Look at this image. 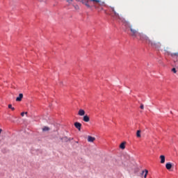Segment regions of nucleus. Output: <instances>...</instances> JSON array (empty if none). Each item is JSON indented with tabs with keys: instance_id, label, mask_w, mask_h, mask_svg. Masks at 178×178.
Listing matches in <instances>:
<instances>
[{
	"instance_id": "nucleus-1",
	"label": "nucleus",
	"mask_w": 178,
	"mask_h": 178,
	"mask_svg": "<svg viewBox=\"0 0 178 178\" xmlns=\"http://www.w3.org/2000/svg\"><path fill=\"white\" fill-rule=\"evenodd\" d=\"M122 24L126 27L124 31H127V29L129 28L131 31V37H134V38H138V40H140L141 41H146L147 44H149L153 47V48H160L161 47V43L158 42H154L149 40L148 36L144 35L143 33H138V31L136 29H134L131 25L130 24V22L126 21L125 19H122Z\"/></svg>"
},
{
	"instance_id": "nucleus-2",
	"label": "nucleus",
	"mask_w": 178,
	"mask_h": 178,
	"mask_svg": "<svg viewBox=\"0 0 178 178\" xmlns=\"http://www.w3.org/2000/svg\"><path fill=\"white\" fill-rule=\"evenodd\" d=\"M104 13L108 16H111V17H117L118 19H120L119 13H116L115 8L113 7H108L107 10H104Z\"/></svg>"
},
{
	"instance_id": "nucleus-3",
	"label": "nucleus",
	"mask_w": 178,
	"mask_h": 178,
	"mask_svg": "<svg viewBox=\"0 0 178 178\" xmlns=\"http://www.w3.org/2000/svg\"><path fill=\"white\" fill-rule=\"evenodd\" d=\"M81 3L83 5H85L86 8H92L94 6V3H97L98 5H104L105 3L102 1H82Z\"/></svg>"
},
{
	"instance_id": "nucleus-4",
	"label": "nucleus",
	"mask_w": 178,
	"mask_h": 178,
	"mask_svg": "<svg viewBox=\"0 0 178 178\" xmlns=\"http://www.w3.org/2000/svg\"><path fill=\"white\" fill-rule=\"evenodd\" d=\"M74 126H75L76 129H77L79 130V131H80L81 130V123L75 122Z\"/></svg>"
},
{
	"instance_id": "nucleus-5",
	"label": "nucleus",
	"mask_w": 178,
	"mask_h": 178,
	"mask_svg": "<svg viewBox=\"0 0 178 178\" xmlns=\"http://www.w3.org/2000/svg\"><path fill=\"white\" fill-rule=\"evenodd\" d=\"M60 140H63L64 143H67L68 141L73 140V138H68L67 136H64L63 138H61Z\"/></svg>"
},
{
	"instance_id": "nucleus-6",
	"label": "nucleus",
	"mask_w": 178,
	"mask_h": 178,
	"mask_svg": "<svg viewBox=\"0 0 178 178\" xmlns=\"http://www.w3.org/2000/svg\"><path fill=\"white\" fill-rule=\"evenodd\" d=\"M22 99H23V94H22V93H19V97H17L16 98V101H17V102H20V101H22Z\"/></svg>"
},
{
	"instance_id": "nucleus-7",
	"label": "nucleus",
	"mask_w": 178,
	"mask_h": 178,
	"mask_svg": "<svg viewBox=\"0 0 178 178\" xmlns=\"http://www.w3.org/2000/svg\"><path fill=\"white\" fill-rule=\"evenodd\" d=\"M88 143H94V141H95V138L88 136Z\"/></svg>"
},
{
	"instance_id": "nucleus-8",
	"label": "nucleus",
	"mask_w": 178,
	"mask_h": 178,
	"mask_svg": "<svg viewBox=\"0 0 178 178\" xmlns=\"http://www.w3.org/2000/svg\"><path fill=\"white\" fill-rule=\"evenodd\" d=\"M83 122L88 123V122H90V117H88V115H86L83 116Z\"/></svg>"
},
{
	"instance_id": "nucleus-9",
	"label": "nucleus",
	"mask_w": 178,
	"mask_h": 178,
	"mask_svg": "<svg viewBox=\"0 0 178 178\" xmlns=\"http://www.w3.org/2000/svg\"><path fill=\"white\" fill-rule=\"evenodd\" d=\"M78 115H79V116H84V115H86V111L83 109H80L78 112Z\"/></svg>"
},
{
	"instance_id": "nucleus-10",
	"label": "nucleus",
	"mask_w": 178,
	"mask_h": 178,
	"mask_svg": "<svg viewBox=\"0 0 178 178\" xmlns=\"http://www.w3.org/2000/svg\"><path fill=\"white\" fill-rule=\"evenodd\" d=\"M165 168L168 170H170V169H172V163H167L165 164Z\"/></svg>"
},
{
	"instance_id": "nucleus-11",
	"label": "nucleus",
	"mask_w": 178,
	"mask_h": 178,
	"mask_svg": "<svg viewBox=\"0 0 178 178\" xmlns=\"http://www.w3.org/2000/svg\"><path fill=\"white\" fill-rule=\"evenodd\" d=\"M145 173L144 177L147 178V175H148V170H145L142 172L141 175L143 176Z\"/></svg>"
},
{
	"instance_id": "nucleus-12",
	"label": "nucleus",
	"mask_w": 178,
	"mask_h": 178,
	"mask_svg": "<svg viewBox=\"0 0 178 178\" xmlns=\"http://www.w3.org/2000/svg\"><path fill=\"white\" fill-rule=\"evenodd\" d=\"M160 159H161V163H163L165 162V156L161 155Z\"/></svg>"
},
{
	"instance_id": "nucleus-13",
	"label": "nucleus",
	"mask_w": 178,
	"mask_h": 178,
	"mask_svg": "<svg viewBox=\"0 0 178 178\" xmlns=\"http://www.w3.org/2000/svg\"><path fill=\"white\" fill-rule=\"evenodd\" d=\"M120 147L121 148V149H124V148H126L125 143H121L120 145Z\"/></svg>"
},
{
	"instance_id": "nucleus-14",
	"label": "nucleus",
	"mask_w": 178,
	"mask_h": 178,
	"mask_svg": "<svg viewBox=\"0 0 178 178\" xmlns=\"http://www.w3.org/2000/svg\"><path fill=\"white\" fill-rule=\"evenodd\" d=\"M140 134H141V131L138 130L137 132H136V136L138 137V138L141 137Z\"/></svg>"
},
{
	"instance_id": "nucleus-15",
	"label": "nucleus",
	"mask_w": 178,
	"mask_h": 178,
	"mask_svg": "<svg viewBox=\"0 0 178 178\" xmlns=\"http://www.w3.org/2000/svg\"><path fill=\"white\" fill-rule=\"evenodd\" d=\"M42 131H49V127H44L42 129Z\"/></svg>"
},
{
	"instance_id": "nucleus-16",
	"label": "nucleus",
	"mask_w": 178,
	"mask_h": 178,
	"mask_svg": "<svg viewBox=\"0 0 178 178\" xmlns=\"http://www.w3.org/2000/svg\"><path fill=\"white\" fill-rule=\"evenodd\" d=\"M74 9H76V10H79V9H80V8L79 7L78 5H73Z\"/></svg>"
},
{
	"instance_id": "nucleus-17",
	"label": "nucleus",
	"mask_w": 178,
	"mask_h": 178,
	"mask_svg": "<svg viewBox=\"0 0 178 178\" xmlns=\"http://www.w3.org/2000/svg\"><path fill=\"white\" fill-rule=\"evenodd\" d=\"M8 108H9V109H11L12 111H15V108H14V107L12 106V104H9Z\"/></svg>"
},
{
	"instance_id": "nucleus-18",
	"label": "nucleus",
	"mask_w": 178,
	"mask_h": 178,
	"mask_svg": "<svg viewBox=\"0 0 178 178\" xmlns=\"http://www.w3.org/2000/svg\"><path fill=\"white\" fill-rule=\"evenodd\" d=\"M171 56H178V53H173L171 54Z\"/></svg>"
},
{
	"instance_id": "nucleus-19",
	"label": "nucleus",
	"mask_w": 178,
	"mask_h": 178,
	"mask_svg": "<svg viewBox=\"0 0 178 178\" xmlns=\"http://www.w3.org/2000/svg\"><path fill=\"white\" fill-rule=\"evenodd\" d=\"M172 72H173V73H177V71L176 70V68H172Z\"/></svg>"
},
{
	"instance_id": "nucleus-20",
	"label": "nucleus",
	"mask_w": 178,
	"mask_h": 178,
	"mask_svg": "<svg viewBox=\"0 0 178 178\" xmlns=\"http://www.w3.org/2000/svg\"><path fill=\"white\" fill-rule=\"evenodd\" d=\"M24 115H27V112H26V113H24V112H22V113H21V116H24Z\"/></svg>"
},
{
	"instance_id": "nucleus-21",
	"label": "nucleus",
	"mask_w": 178,
	"mask_h": 178,
	"mask_svg": "<svg viewBox=\"0 0 178 178\" xmlns=\"http://www.w3.org/2000/svg\"><path fill=\"white\" fill-rule=\"evenodd\" d=\"M140 109H144V104L140 105Z\"/></svg>"
},
{
	"instance_id": "nucleus-22",
	"label": "nucleus",
	"mask_w": 178,
	"mask_h": 178,
	"mask_svg": "<svg viewBox=\"0 0 178 178\" xmlns=\"http://www.w3.org/2000/svg\"><path fill=\"white\" fill-rule=\"evenodd\" d=\"M76 144H79V142H76Z\"/></svg>"
}]
</instances>
